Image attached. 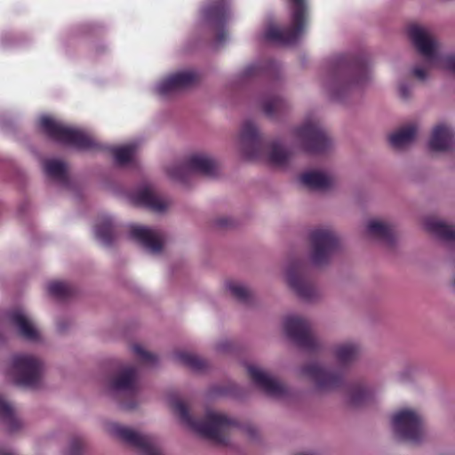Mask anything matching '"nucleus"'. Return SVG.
I'll return each mask as SVG.
<instances>
[{"label":"nucleus","mask_w":455,"mask_h":455,"mask_svg":"<svg viewBox=\"0 0 455 455\" xmlns=\"http://www.w3.org/2000/svg\"><path fill=\"white\" fill-rule=\"evenodd\" d=\"M409 38L423 58L422 64H416L412 75L419 81L427 79L433 68L442 69L455 75V54L447 52L433 31L423 25L411 24L408 27Z\"/></svg>","instance_id":"nucleus-1"},{"label":"nucleus","mask_w":455,"mask_h":455,"mask_svg":"<svg viewBox=\"0 0 455 455\" xmlns=\"http://www.w3.org/2000/svg\"><path fill=\"white\" fill-rule=\"evenodd\" d=\"M369 76L370 69L365 64L341 59L322 84L331 100L342 101L353 88L366 82Z\"/></svg>","instance_id":"nucleus-2"},{"label":"nucleus","mask_w":455,"mask_h":455,"mask_svg":"<svg viewBox=\"0 0 455 455\" xmlns=\"http://www.w3.org/2000/svg\"><path fill=\"white\" fill-rule=\"evenodd\" d=\"M173 411L180 417L181 422L190 430L217 442H224L223 434L235 424L226 414L208 410L204 420H195L189 414L187 405L179 398L171 399Z\"/></svg>","instance_id":"nucleus-3"},{"label":"nucleus","mask_w":455,"mask_h":455,"mask_svg":"<svg viewBox=\"0 0 455 455\" xmlns=\"http://www.w3.org/2000/svg\"><path fill=\"white\" fill-rule=\"evenodd\" d=\"M238 144L244 156L250 159L264 157L262 150L266 149V159L274 165H284L291 156V151L286 150L278 142L265 146L259 138L257 126L251 121L243 123L238 136Z\"/></svg>","instance_id":"nucleus-4"},{"label":"nucleus","mask_w":455,"mask_h":455,"mask_svg":"<svg viewBox=\"0 0 455 455\" xmlns=\"http://www.w3.org/2000/svg\"><path fill=\"white\" fill-rule=\"evenodd\" d=\"M291 4V22L289 28H280L269 24L264 31L263 37L277 44H291L305 32L308 23L307 0H290Z\"/></svg>","instance_id":"nucleus-5"},{"label":"nucleus","mask_w":455,"mask_h":455,"mask_svg":"<svg viewBox=\"0 0 455 455\" xmlns=\"http://www.w3.org/2000/svg\"><path fill=\"white\" fill-rule=\"evenodd\" d=\"M39 125L44 132L60 143L79 149H90L97 146L94 139L84 131L68 126L49 116H42Z\"/></svg>","instance_id":"nucleus-6"},{"label":"nucleus","mask_w":455,"mask_h":455,"mask_svg":"<svg viewBox=\"0 0 455 455\" xmlns=\"http://www.w3.org/2000/svg\"><path fill=\"white\" fill-rule=\"evenodd\" d=\"M331 144L326 131L315 119L306 120L292 132L291 147L296 150L319 153L326 150Z\"/></svg>","instance_id":"nucleus-7"},{"label":"nucleus","mask_w":455,"mask_h":455,"mask_svg":"<svg viewBox=\"0 0 455 455\" xmlns=\"http://www.w3.org/2000/svg\"><path fill=\"white\" fill-rule=\"evenodd\" d=\"M391 425L399 440L417 443L426 437L424 418L417 410L403 408L396 411L391 418Z\"/></svg>","instance_id":"nucleus-8"},{"label":"nucleus","mask_w":455,"mask_h":455,"mask_svg":"<svg viewBox=\"0 0 455 455\" xmlns=\"http://www.w3.org/2000/svg\"><path fill=\"white\" fill-rule=\"evenodd\" d=\"M43 362L31 355L18 354L12 357L7 375L20 386L36 387L43 378Z\"/></svg>","instance_id":"nucleus-9"},{"label":"nucleus","mask_w":455,"mask_h":455,"mask_svg":"<svg viewBox=\"0 0 455 455\" xmlns=\"http://www.w3.org/2000/svg\"><path fill=\"white\" fill-rule=\"evenodd\" d=\"M216 169V161L212 156L204 153H193L184 162L170 164L166 172L172 180L186 184L194 174L212 175Z\"/></svg>","instance_id":"nucleus-10"},{"label":"nucleus","mask_w":455,"mask_h":455,"mask_svg":"<svg viewBox=\"0 0 455 455\" xmlns=\"http://www.w3.org/2000/svg\"><path fill=\"white\" fill-rule=\"evenodd\" d=\"M109 432L132 446L140 455H162L158 443L153 436L142 435L118 423L110 424Z\"/></svg>","instance_id":"nucleus-11"},{"label":"nucleus","mask_w":455,"mask_h":455,"mask_svg":"<svg viewBox=\"0 0 455 455\" xmlns=\"http://www.w3.org/2000/svg\"><path fill=\"white\" fill-rule=\"evenodd\" d=\"M310 242L312 245L310 260L315 266L327 263L338 245L335 233L327 228L314 229L310 233Z\"/></svg>","instance_id":"nucleus-12"},{"label":"nucleus","mask_w":455,"mask_h":455,"mask_svg":"<svg viewBox=\"0 0 455 455\" xmlns=\"http://www.w3.org/2000/svg\"><path fill=\"white\" fill-rule=\"evenodd\" d=\"M197 80L198 76L195 71L182 70L158 81L154 92L159 97H170L193 85Z\"/></svg>","instance_id":"nucleus-13"},{"label":"nucleus","mask_w":455,"mask_h":455,"mask_svg":"<svg viewBox=\"0 0 455 455\" xmlns=\"http://www.w3.org/2000/svg\"><path fill=\"white\" fill-rule=\"evenodd\" d=\"M286 282L299 297L305 300H313L318 297L316 287L305 276L303 265L291 262L286 268Z\"/></svg>","instance_id":"nucleus-14"},{"label":"nucleus","mask_w":455,"mask_h":455,"mask_svg":"<svg viewBox=\"0 0 455 455\" xmlns=\"http://www.w3.org/2000/svg\"><path fill=\"white\" fill-rule=\"evenodd\" d=\"M283 326L286 334L301 347L311 349L315 347L316 339L306 319L297 315H289L285 317Z\"/></svg>","instance_id":"nucleus-15"},{"label":"nucleus","mask_w":455,"mask_h":455,"mask_svg":"<svg viewBox=\"0 0 455 455\" xmlns=\"http://www.w3.org/2000/svg\"><path fill=\"white\" fill-rule=\"evenodd\" d=\"M301 375L313 381L321 390H331L339 387L343 381L340 371H330L323 369L317 363H310L303 367Z\"/></svg>","instance_id":"nucleus-16"},{"label":"nucleus","mask_w":455,"mask_h":455,"mask_svg":"<svg viewBox=\"0 0 455 455\" xmlns=\"http://www.w3.org/2000/svg\"><path fill=\"white\" fill-rule=\"evenodd\" d=\"M130 200L136 205L147 207L156 212H163L171 205V201L157 195L149 184L142 185L131 192Z\"/></svg>","instance_id":"nucleus-17"},{"label":"nucleus","mask_w":455,"mask_h":455,"mask_svg":"<svg viewBox=\"0 0 455 455\" xmlns=\"http://www.w3.org/2000/svg\"><path fill=\"white\" fill-rule=\"evenodd\" d=\"M130 235L151 254L159 253L164 244L162 232L148 227L132 225L130 227Z\"/></svg>","instance_id":"nucleus-18"},{"label":"nucleus","mask_w":455,"mask_h":455,"mask_svg":"<svg viewBox=\"0 0 455 455\" xmlns=\"http://www.w3.org/2000/svg\"><path fill=\"white\" fill-rule=\"evenodd\" d=\"M7 317L20 337L29 341L40 340L41 333L36 323L24 309L12 310L8 313Z\"/></svg>","instance_id":"nucleus-19"},{"label":"nucleus","mask_w":455,"mask_h":455,"mask_svg":"<svg viewBox=\"0 0 455 455\" xmlns=\"http://www.w3.org/2000/svg\"><path fill=\"white\" fill-rule=\"evenodd\" d=\"M247 371L254 384L268 395L281 397L285 394L284 386L259 366L249 364Z\"/></svg>","instance_id":"nucleus-20"},{"label":"nucleus","mask_w":455,"mask_h":455,"mask_svg":"<svg viewBox=\"0 0 455 455\" xmlns=\"http://www.w3.org/2000/svg\"><path fill=\"white\" fill-rule=\"evenodd\" d=\"M113 394H133L138 388L137 371L130 365L124 366L108 385Z\"/></svg>","instance_id":"nucleus-21"},{"label":"nucleus","mask_w":455,"mask_h":455,"mask_svg":"<svg viewBox=\"0 0 455 455\" xmlns=\"http://www.w3.org/2000/svg\"><path fill=\"white\" fill-rule=\"evenodd\" d=\"M455 145V131L446 124H437L432 131L428 148L434 152H446Z\"/></svg>","instance_id":"nucleus-22"},{"label":"nucleus","mask_w":455,"mask_h":455,"mask_svg":"<svg viewBox=\"0 0 455 455\" xmlns=\"http://www.w3.org/2000/svg\"><path fill=\"white\" fill-rule=\"evenodd\" d=\"M204 19L210 22L217 30V43L221 44L226 37V32L222 30L224 22L228 20L229 11L226 4L216 3L211 7L204 8L202 12Z\"/></svg>","instance_id":"nucleus-23"},{"label":"nucleus","mask_w":455,"mask_h":455,"mask_svg":"<svg viewBox=\"0 0 455 455\" xmlns=\"http://www.w3.org/2000/svg\"><path fill=\"white\" fill-rule=\"evenodd\" d=\"M331 353L339 366L347 367L360 357L362 347L358 342L344 341L333 346Z\"/></svg>","instance_id":"nucleus-24"},{"label":"nucleus","mask_w":455,"mask_h":455,"mask_svg":"<svg viewBox=\"0 0 455 455\" xmlns=\"http://www.w3.org/2000/svg\"><path fill=\"white\" fill-rule=\"evenodd\" d=\"M44 172L47 178L62 188H68L70 184L67 164L55 158L47 159L43 164Z\"/></svg>","instance_id":"nucleus-25"},{"label":"nucleus","mask_w":455,"mask_h":455,"mask_svg":"<svg viewBox=\"0 0 455 455\" xmlns=\"http://www.w3.org/2000/svg\"><path fill=\"white\" fill-rule=\"evenodd\" d=\"M300 181L312 189H326L335 184L333 174L322 171H308L301 174Z\"/></svg>","instance_id":"nucleus-26"},{"label":"nucleus","mask_w":455,"mask_h":455,"mask_svg":"<svg viewBox=\"0 0 455 455\" xmlns=\"http://www.w3.org/2000/svg\"><path fill=\"white\" fill-rule=\"evenodd\" d=\"M366 234L369 237L386 243H392L394 229L388 222L379 219H371L367 221Z\"/></svg>","instance_id":"nucleus-27"},{"label":"nucleus","mask_w":455,"mask_h":455,"mask_svg":"<svg viewBox=\"0 0 455 455\" xmlns=\"http://www.w3.org/2000/svg\"><path fill=\"white\" fill-rule=\"evenodd\" d=\"M424 226L428 232L440 239L449 243H455V227L450 226L434 217L426 219Z\"/></svg>","instance_id":"nucleus-28"},{"label":"nucleus","mask_w":455,"mask_h":455,"mask_svg":"<svg viewBox=\"0 0 455 455\" xmlns=\"http://www.w3.org/2000/svg\"><path fill=\"white\" fill-rule=\"evenodd\" d=\"M418 133V125L411 123L400 127L389 136L390 144L398 149L411 144Z\"/></svg>","instance_id":"nucleus-29"},{"label":"nucleus","mask_w":455,"mask_h":455,"mask_svg":"<svg viewBox=\"0 0 455 455\" xmlns=\"http://www.w3.org/2000/svg\"><path fill=\"white\" fill-rule=\"evenodd\" d=\"M114 228L113 219L108 215L102 216L95 226V235L101 243L108 244L114 236Z\"/></svg>","instance_id":"nucleus-30"},{"label":"nucleus","mask_w":455,"mask_h":455,"mask_svg":"<svg viewBox=\"0 0 455 455\" xmlns=\"http://www.w3.org/2000/svg\"><path fill=\"white\" fill-rule=\"evenodd\" d=\"M0 419L6 425L9 431H14L20 427L12 405L2 395H0Z\"/></svg>","instance_id":"nucleus-31"},{"label":"nucleus","mask_w":455,"mask_h":455,"mask_svg":"<svg viewBox=\"0 0 455 455\" xmlns=\"http://www.w3.org/2000/svg\"><path fill=\"white\" fill-rule=\"evenodd\" d=\"M373 395V389L367 385L353 386L349 390L348 403L352 406H360L369 402Z\"/></svg>","instance_id":"nucleus-32"},{"label":"nucleus","mask_w":455,"mask_h":455,"mask_svg":"<svg viewBox=\"0 0 455 455\" xmlns=\"http://www.w3.org/2000/svg\"><path fill=\"white\" fill-rule=\"evenodd\" d=\"M225 288L229 294L241 302H247L251 298V290L243 283L237 280H228Z\"/></svg>","instance_id":"nucleus-33"},{"label":"nucleus","mask_w":455,"mask_h":455,"mask_svg":"<svg viewBox=\"0 0 455 455\" xmlns=\"http://www.w3.org/2000/svg\"><path fill=\"white\" fill-rule=\"evenodd\" d=\"M136 147L134 144H127L113 149L115 161L117 164L124 166L134 159Z\"/></svg>","instance_id":"nucleus-34"},{"label":"nucleus","mask_w":455,"mask_h":455,"mask_svg":"<svg viewBox=\"0 0 455 455\" xmlns=\"http://www.w3.org/2000/svg\"><path fill=\"white\" fill-rule=\"evenodd\" d=\"M48 292L58 299H65L72 293V287L62 281H52L47 284Z\"/></svg>","instance_id":"nucleus-35"},{"label":"nucleus","mask_w":455,"mask_h":455,"mask_svg":"<svg viewBox=\"0 0 455 455\" xmlns=\"http://www.w3.org/2000/svg\"><path fill=\"white\" fill-rule=\"evenodd\" d=\"M175 356L181 363L196 371H200L205 366L204 360L188 352H178Z\"/></svg>","instance_id":"nucleus-36"},{"label":"nucleus","mask_w":455,"mask_h":455,"mask_svg":"<svg viewBox=\"0 0 455 455\" xmlns=\"http://www.w3.org/2000/svg\"><path fill=\"white\" fill-rule=\"evenodd\" d=\"M132 350L134 354L140 358V360L148 365H154L157 358L155 355L146 351L144 347L140 345H134L132 347Z\"/></svg>","instance_id":"nucleus-37"},{"label":"nucleus","mask_w":455,"mask_h":455,"mask_svg":"<svg viewBox=\"0 0 455 455\" xmlns=\"http://www.w3.org/2000/svg\"><path fill=\"white\" fill-rule=\"evenodd\" d=\"M284 105L283 99L280 97H274L263 104V110L266 115L273 116L275 112L281 110Z\"/></svg>","instance_id":"nucleus-38"},{"label":"nucleus","mask_w":455,"mask_h":455,"mask_svg":"<svg viewBox=\"0 0 455 455\" xmlns=\"http://www.w3.org/2000/svg\"><path fill=\"white\" fill-rule=\"evenodd\" d=\"M262 69V66L258 63H253L246 66L243 70L241 72L240 76L241 78H249L251 76H253L260 72Z\"/></svg>","instance_id":"nucleus-39"},{"label":"nucleus","mask_w":455,"mask_h":455,"mask_svg":"<svg viewBox=\"0 0 455 455\" xmlns=\"http://www.w3.org/2000/svg\"><path fill=\"white\" fill-rule=\"evenodd\" d=\"M399 92L403 99H407L410 96L411 89L405 84H401L399 86Z\"/></svg>","instance_id":"nucleus-40"},{"label":"nucleus","mask_w":455,"mask_h":455,"mask_svg":"<svg viewBox=\"0 0 455 455\" xmlns=\"http://www.w3.org/2000/svg\"><path fill=\"white\" fill-rule=\"evenodd\" d=\"M220 227H228L230 225V220L228 218H221L218 220Z\"/></svg>","instance_id":"nucleus-41"},{"label":"nucleus","mask_w":455,"mask_h":455,"mask_svg":"<svg viewBox=\"0 0 455 455\" xmlns=\"http://www.w3.org/2000/svg\"><path fill=\"white\" fill-rule=\"evenodd\" d=\"M80 445H81V442L80 441H74L71 443V452L72 453H76V451L78 450V448L80 447Z\"/></svg>","instance_id":"nucleus-42"},{"label":"nucleus","mask_w":455,"mask_h":455,"mask_svg":"<svg viewBox=\"0 0 455 455\" xmlns=\"http://www.w3.org/2000/svg\"><path fill=\"white\" fill-rule=\"evenodd\" d=\"M0 455H14L12 452L6 451L0 448Z\"/></svg>","instance_id":"nucleus-43"},{"label":"nucleus","mask_w":455,"mask_h":455,"mask_svg":"<svg viewBox=\"0 0 455 455\" xmlns=\"http://www.w3.org/2000/svg\"><path fill=\"white\" fill-rule=\"evenodd\" d=\"M453 285L455 286V278H454V280H453Z\"/></svg>","instance_id":"nucleus-44"}]
</instances>
